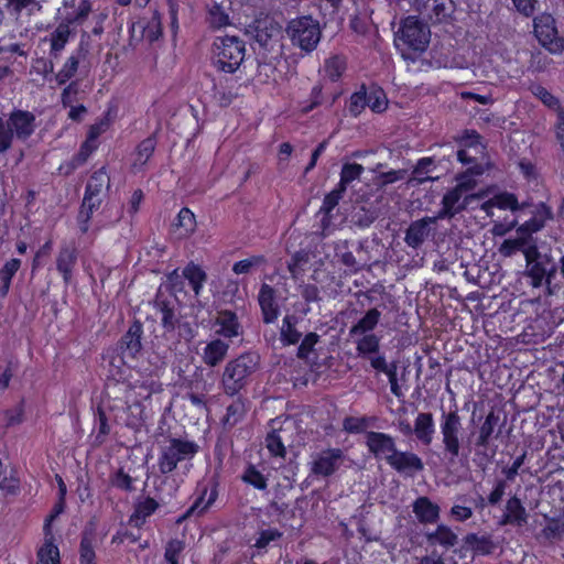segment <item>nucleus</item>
I'll list each match as a JSON object with an SVG mask.
<instances>
[{"instance_id":"1","label":"nucleus","mask_w":564,"mask_h":564,"mask_svg":"<svg viewBox=\"0 0 564 564\" xmlns=\"http://www.w3.org/2000/svg\"><path fill=\"white\" fill-rule=\"evenodd\" d=\"M502 425L499 414L490 410L478 429L470 431L465 438L466 430L458 410L442 411L438 423L441 453L449 464H455L474 452V462L485 468L497 454L498 446L494 440L500 436Z\"/></svg>"},{"instance_id":"58","label":"nucleus","mask_w":564,"mask_h":564,"mask_svg":"<svg viewBox=\"0 0 564 564\" xmlns=\"http://www.w3.org/2000/svg\"><path fill=\"white\" fill-rule=\"evenodd\" d=\"M366 107H368L367 89L362 85L360 90L351 95L349 111L352 116L357 117Z\"/></svg>"},{"instance_id":"42","label":"nucleus","mask_w":564,"mask_h":564,"mask_svg":"<svg viewBox=\"0 0 564 564\" xmlns=\"http://www.w3.org/2000/svg\"><path fill=\"white\" fill-rule=\"evenodd\" d=\"M286 433L285 429H274L270 433H268L265 437V446L271 455L275 457L284 458L286 455V449L283 443L284 434Z\"/></svg>"},{"instance_id":"16","label":"nucleus","mask_w":564,"mask_h":564,"mask_svg":"<svg viewBox=\"0 0 564 564\" xmlns=\"http://www.w3.org/2000/svg\"><path fill=\"white\" fill-rule=\"evenodd\" d=\"M258 303L261 308L263 323H274L280 315V307L276 302V292L274 288L263 283L258 294Z\"/></svg>"},{"instance_id":"49","label":"nucleus","mask_w":564,"mask_h":564,"mask_svg":"<svg viewBox=\"0 0 564 564\" xmlns=\"http://www.w3.org/2000/svg\"><path fill=\"white\" fill-rule=\"evenodd\" d=\"M246 414L243 401L238 398L227 406V413L224 417V425L232 427L239 423Z\"/></svg>"},{"instance_id":"47","label":"nucleus","mask_w":564,"mask_h":564,"mask_svg":"<svg viewBox=\"0 0 564 564\" xmlns=\"http://www.w3.org/2000/svg\"><path fill=\"white\" fill-rule=\"evenodd\" d=\"M345 69L346 58L341 55H334L325 61L324 72L332 82L338 80Z\"/></svg>"},{"instance_id":"41","label":"nucleus","mask_w":564,"mask_h":564,"mask_svg":"<svg viewBox=\"0 0 564 564\" xmlns=\"http://www.w3.org/2000/svg\"><path fill=\"white\" fill-rule=\"evenodd\" d=\"M183 270L185 279L188 281L197 297L204 283L207 281V273L194 262H189Z\"/></svg>"},{"instance_id":"43","label":"nucleus","mask_w":564,"mask_h":564,"mask_svg":"<svg viewBox=\"0 0 564 564\" xmlns=\"http://www.w3.org/2000/svg\"><path fill=\"white\" fill-rule=\"evenodd\" d=\"M21 267V260L13 258L4 263L0 269V294L7 296L10 290L11 280L19 271Z\"/></svg>"},{"instance_id":"50","label":"nucleus","mask_w":564,"mask_h":564,"mask_svg":"<svg viewBox=\"0 0 564 564\" xmlns=\"http://www.w3.org/2000/svg\"><path fill=\"white\" fill-rule=\"evenodd\" d=\"M109 482L115 488L126 491L132 492L134 491V478H132L128 473L123 470V468H118L115 473L110 474Z\"/></svg>"},{"instance_id":"7","label":"nucleus","mask_w":564,"mask_h":564,"mask_svg":"<svg viewBox=\"0 0 564 564\" xmlns=\"http://www.w3.org/2000/svg\"><path fill=\"white\" fill-rule=\"evenodd\" d=\"M286 33L293 45L306 53L313 52L321 41L322 31L317 20L311 15L293 19L286 26Z\"/></svg>"},{"instance_id":"18","label":"nucleus","mask_w":564,"mask_h":564,"mask_svg":"<svg viewBox=\"0 0 564 564\" xmlns=\"http://www.w3.org/2000/svg\"><path fill=\"white\" fill-rule=\"evenodd\" d=\"M143 326L138 319L133 321L127 333L119 341L120 351L123 357L135 358L142 350Z\"/></svg>"},{"instance_id":"2","label":"nucleus","mask_w":564,"mask_h":564,"mask_svg":"<svg viewBox=\"0 0 564 564\" xmlns=\"http://www.w3.org/2000/svg\"><path fill=\"white\" fill-rule=\"evenodd\" d=\"M430 39L429 25L417 17L409 15L400 21V26L394 34V45L404 59L414 62L425 52Z\"/></svg>"},{"instance_id":"44","label":"nucleus","mask_w":564,"mask_h":564,"mask_svg":"<svg viewBox=\"0 0 564 564\" xmlns=\"http://www.w3.org/2000/svg\"><path fill=\"white\" fill-rule=\"evenodd\" d=\"M455 12V4L452 0L447 2L434 0L432 8V15L430 17L433 23H451Z\"/></svg>"},{"instance_id":"61","label":"nucleus","mask_w":564,"mask_h":564,"mask_svg":"<svg viewBox=\"0 0 564 564\" xmlns=\"http://www.w3.org/2000/svg\"><path fill=\"white\" fill-rule=\"evenodd\" d=\"M79 64V57L70 56L65 62L63 68L56 74V80L59 85L65 84L77 72Z\"/></svg>"},{"instance_id":"27","label":"nucleus","mask_w":564,"mask_h":564,"mask_svg":"<svg viewBox=\"0 0 564 564\" xmlns=\"http://www.w3.org/2000/svg\"><path fill=\"white\" fill-rule=\"evenodd\" d=\"M229 345L220 338L209 341L203 350L202 359L208 367L219 366L227 357Z\"/></svg>"},{"instance_id":"10","label":"nucleus","mask_w":564,"mask_h":564,"mask_svg":"<svg viewBox=\"0 0 564 564\" xmlns=\"http://www.w3.org/2000/svg\"><path fill=\"white\" fill-rule=\"evenodd\" d=\"M247 33L265 51L272 50L273 42L281 33V26L271 18L256 20L249 25Z\"/></svg>"},{"instance_id":"52","label":"nucleus","mask_w":564,"mask_h":564,"mask_svg":"<svg viewBox=\"0 0 564 564\" xmlns=\"http://www.w3.org/2000/svg\"><path fill=\"white\" fill-rule=\"evenodd\" d=\"M80 564H95V550L93 546V533L84 531L82 534L80 546Z\"/></svg>"},{"instance_id":"29","label":"nucleus","mask_w":564,"mask_h":564,"mask_svg":"<svg viewBox=\"0 0 564 564\" xmlns=\"http://www.w3.org/2000/svg\"><path fill=\"white\" fill-rule=\"evenodd\" d=\"M435 160L434 158H422L420 159L414 169L412 170L411 176L409 177L406 184L409 186H417L427 181H436L438 177L430 176L429 173L433 172L435 169Z\"/></svg>"},{"instance_id":"56","label":"nucleus","mask_w":564,"mask_h":564,"mask_svg":"<svg viewBox=\"0 0 564 564\" xmlns=\"http://www.w3.org/2000/svg\"><path fill=\"white\" fill-rule=\"evenodd\" d=\"M368 107L375 112H382L387 108L384 91L379 87H371L367 91Z\"/></svg>"},{"instance_id":"38","label":"nucleus","mask_w":564,"mask_h":564,"mask_svg":"<svg viewBox=\"0 0 564 564\" xmlns=\"http://www.w3.org/2000/svg\"><path fill=\"white\" fill-rule=\"evenodd\" d=\"M110 188V177L106 172V167L102 166L99 170L95 171L90 176L85 194L94 195V196H102L104 191H108Z\"/></svg>"},{"instance_id":"59","label":"nucleus","mask_w":564,"mask_h":564,"mask_svg":"<svg viewBox=\"0 0 564 564\" xmlns=\"http://www.w3.org/2000/svg\"><path fill=\"white\" fill-rule=\"evenodd\" d=\"M156 147V138L154 134L148 137L138 145V161L140 164H145L148 160L152 156Z\"/></svg>"},{"instance_id":"20","label":"nucleus","mask_w":564,"mask_h":564,"mask_svg":"<svg viewBox=\"0 0 564 564\" xmlns=\"http://www.w3.org/2000/svg\"><path fill=\"white\" fill-rule=\"evenodd\" d=\"M8 123L12 128L13 134L20 140H26L35 129V116L25 110H14L11 112Z\"/></svg>"},{"instance_id":"54","label":"nucleus","mask_w":564,"mask_h":564,"mask_svg":"<svg viewBox=\"0 0 564 564\" xmlns=\"http://www.w3.org/2000/svg\"><path fill=\"white\" fill-rule=\"evenodd\" d=\"M532 94L538 97L546 107L554 109L556 113L563 109L558 98L552 95L545 87L541 85H534L531 87Z\"/></svg>"},{"instance_id":"48","label":"nucleus","mask_w":564,"mask_h":564,"mask_svg":"<svg viewBox=\"0 0 564 564\" xmlns=\"http://www.w3.org/2000/svg\"><path fill=\"white\" fill-rule=\"evenodd\" d=\"M241 479L243 482L254 487L258 490H265L268 487L267 477L258 470L254 465H248L241 475Z\"/></svg>"},{"instance_id":"39","label":"nucleus","mask_w":564,"mask_h":564,"mask_svg":"<svg viewBox=\"0 0 564 564\" xmlns=\"http://www.w3.org/2000/svg\"><path fill=\"white\" fill-rule=\"evenodd\" d=\"M380 337L376 334L361 335V338L356 343V350L359 357L367 358L370 361V356L381 355L380 351Z\"/></svg>"},{"instance_id":"53","label":"nucleus","mask_w":564,"mask_h":564,"mask_svg":"<svg viewBox=\"0 0 564 564\" xmlns=\"http://www.w3.org/2000/svg\"><path fill=\"white\" fill-rule=\"evenodd\" d=\"M378 218V212L375 209L360 208L351 216V224L360 229L370 227Z\"/></svg>"},{"instance_id":"17","label":"nucleus","mask_w":564,"mask_h":564,"mask_svg":"<svg viewBox=\"0 0 564 564\" xmlns=\"http://www.w3.org/2000/svg\"><path fill=\"white\" fill-rule=\"evenodd\" d=\"M528 519L529 513L521 499L514 495L506 501L503 514L498 523L499 525L523 527L528 523Z\"/></svg>"},{"instance_id":"6","label":"nucleus","mask_w":564,"mask_h":564,"mask_svg":"<svg viewBox=\"0 0 564 564\" xmlns=\"http://www.w3.org/2000/svg\"><path fill=\"white\" fill-rule=\"evenodd\" d=\"M245 58V43L237 36L217 37L214 42V65L217 69L232 74Z\"/></svg>"},{"instance_id":"28","label":"nucleus","mask_w":564,"mask_h":564,"mask_svg":"<svg viewBox=\"0 0 564 564\" xmlns=\"http://www.w3.org/2000/svg\"><path fill=\"white\" fill-rule=\"evenodd\" d=\"M73 23H67V21L63 20L56 26V29L50 34L51 50L50 56L52 58H58L61 52L64 50L66 43L69 40V36L73 33L70 25Z\"/></svg>"},{"instance_id":"8","label":"nucleus","mask_w":564,"mask_h":564,"mask_svg":"<svg viewBox=\"0 0 564 564\" xmlns=\"http://www.w3.org/2000/svg\"><path fill=\"white\" fill-rule=\"evenodd\" d=\"M534 34L542 46L553 54L564 50V39L558 35L555 19L549 13H542L533 20Z\"/></svg>"},{"instance_id":"33","label":"nucleus","mask_w":564,"mask_h":564,"mask_svg":"<svg viewBox=\"0 0 564 564\" xmlns=\"http://www.w3.org/2000/svg\"><path fill=\"white\" fill-rule=\"evenodd\" d=\"M491 207L509 209L512 213L523 210V205H520L517 196L513 193L509 192L496 194L492 198L482 204L481 209L486 210L487 214H489V208Z\"/></svg>"},{"instance_id":"63","label":"nucleus","mask_w":564,"mask_h":564,"mask_svg":"<svg viewBox=\"0 0 564 564\" xmlns=\"http://www.w3.org/2000/svg\"><path fill=\"white\" fill-rule=\"evenodd\" d=\"M184 271L180 274L178 270L175 269L166 275L165 288L170 293L176 296L178 292L184 290Z\"/></svg>"},{"instance_id":"35","label":"nucleus","mask_w":564,"mask_h":564,"mask_svg":"<svg viewBox=\"0 0 564 564\" xmlns=\"http://www.w3.org/2000/svg\"><path fill=\"white\" fill-rule=\"evenodd\" d=\"M425 538L429 544H440L446 549L455 546L458 542L457 535L445 524L437 525L436 530L426 533Z\"/></svg>"},{"instance_id":"55","label":"nucleus","mask_w":564,"mask_h":564,"mask_svg":"<svg viewBox=\"0 0 564 564\" xmlns=\"http://www.w3.org/2000/svg\"><path fill=\"white\" fill-rule=\"evenodd\" d=\"M96 149V145L93 144V141L86 140L82 147L79 152L69 161L67 164L66 174H69L73 172L76 167L84 164L88 156L93 153V151Z\"/></svg>"},{"instance_id":"3","label":"nucleus","mask_w":564,"mask_h":564,"mask_svg":"<svg viewBox=\"0 0 564 564\" xmlns=\"http://www.w3.org/2000/svg\"><path fill=\"white\" fill-rule=\"evenodd\" d=\"M260 366V355L248 351L228 361L225 366L221 384L227 395L238 394L248 383L250 377Z\"/></svg>"},{"instance_id":"62","label":"nucleus","mask_w":564,"mask_h":564,"mask_svg":"<svg viewBox=\"0 0 564 564\" xmlns=\"http://www.w3.org/2000/svg\"><path fill=\"white\" fill-rule=\"evenodd\" d=\"M185 549V543L181 540H171L167 542L164 552V558L167 564H178V555Z\"/></svg>"},{"instance_id":"34","label":"nucleus","mask_w":564,"mask_h":564,"mask_svg":"<svg viewBox=\"0 0 564 564\" xmlns=\"http://www.w3.org/2000/svg\"><path fill=\"white\" fill-rule=\"evenodd\" d=\"M381 317V312L373 307L366 312V314L349 329V335L361 336L372 334L371 332L376 328Z\"/></svg>"},{"instance_id":"11","label":"nucleus","mask_w":564,"mask_h":564,"mask_svg":"<svg viewBox=\"0 0 564 564\" xmlns=\"http://www.w3.org/2000/svg\"><path fill=\"white\" fill-rule=\"evenodd\" d=\"M387 464L397 473L413 477L424 470L422 458L410 451H398L393 455L387 457Z\"/></svg>"},{"instance_id":"60","label":"nucleus","mask_w":564,"mask_h":564,"mask_svg":"<svg viewBox=\"0 0 564 564\" xmlns=\"http://www.w3.org/2000/svg\"><path fill=\"white\" fill-rule=\"evenodd\" d=\"M346 191L340 188L338 185L330 193H328L323 200V205L319 213L329 215L332 210L338 205Z\"/></svg>"},{"instance_id":"9","label":"nucleus","mask_w":564,"mask_h":564,"mask_svg":"<svg viewBox=\"0 0 564 564\" xmlns=\"http://www.w3.org/2000/svg\"><path fill=\"white\" fill-rule=\"evenodd\" d=\"M345 460L340 448H328L318 453L311 463V473L318 477L334 475Z\"/></svg>"},{"instance_id":"57","label":"nucleus","mask_w":564,"mask_h":564,"mask_svg":"<svg viewBox=\"0 0 564 564\" xmlns=\"http://www.w3.org/2000/svg\"><path fill=\"white\" fill-rule=\"evenodd\" d=\"M319 335L314 332L306 334L297 347L296 357L307 360L310 354L314 350V346L319 341Z\"/></svg>"},{"instance_id":"64","label":"nucleus","mask_w":564,"mask_h":564,"mask_svg":"<svg viewBox=\"0 0 564 564\" xmlns=\"http://www.w3.org/2000/svg\"><path fill=\"white\" fill-rule=\"evenodd\" d=\"M264 262H265V259L263 256H253L249 259H245V260L236 262L232 265V271L236 274H247L251 271L252 268L258 267Z\"/></svg>"},{"instance_id":"32","label":"nucleus","mask_w":564,"mask_h":564,"mask_svg":"<svg viewBox=\"0 0 564 564\" xmlns=\"http://www.w3.org/2000/svg\"><path fill=\"white\" fill-rule=\"evenodd\" d=\"M464 545L477 555H490L497 549V544L490 535H478L477 533H468L464 538Z\"/></svg>"},{"instance_id":"26","label":"nucleus","mask_w":564,"mask_h":564,"mask_svg":"<svg viewBox=\"0 0 564 564\" xmlns=\"http://www.w3.org/2000/svg\"><path fill=\"white\" fill-rule=\"evenodd\" d=\"M412 508L420 523H436L440 519L441 509L429 497H419L414 500Z\"/></svg>"},{"instance_id":"12","label":"nucleus","mask_w":564,"mask_h":564,"mask_svg":"<svg viewBox=\"0 0 564 564\" xmlns=\"http://www.w3.org/2000/svg\"><path fill=\"white\" fill-rule=\"evenodd\" d=\"M366 445L376 458L384 459L386 462L387 457L393 455L398 449L395 441L391 435L375 431L366 432Z\"/></svg>"},{"instance_id":"51","label":"nucleus","mask_w":564,"mask_h":564,"mask_svg":"<svg viewBox=\"0 0 564 564\" xmlns=\"http://www.w3.org/2000/svg\"><path fill=\"white\" fill-rule=\"evenodd\" d=\"M364 172V166L358 163H345L340 171V181L338 186L344 191L347 189V186L358 178Z\"/></svg>"},{"instance_id":"36","label":"nucleus","mask_w":564,"mask_h":564,"mask_svg":"<svg viewBox=\"0 0 564 564\" xmlns=\"http://www.w3.org/2000/svg\"><path fill=\"white\" fill-rule=\"evenodd\" d=\"M208 492V487L204 486L202 487L199 491V496L196 498L194 503L188 508V513H194L195 516H202L205 513L216 501L218 497V490H217V484L214 482L209 494L208 498L205 499L206 495Z\"/></svg>"},{"instance_id":"40","label":"nucleus","mask_w":564,"mask_h":564,"mask_svg":"<svg viewBox=\"0 0 564 564\" xmlns=\"http://www.w3.org/2000/svg\"><path fill=\"white\" fill-rule=\"evenodd\" d=\"M311 261V253L307 250L301 249L294 252L290 260L286 262L289 272L293 280H299L305 272V267Z\"/></svg>"},{"instance_id":"19","label":"nucleus","mask_w":564,"mask_h":564,"mask_svg":"<svg viewBox=\"0 0 564 564\" xmlns=\"http://www.w3.org/2000/svg\"><path fill=\"white\" fill-rule=\"evenodd\" d=\"M553 218L552 209L544 203H540L532 212V217L517 228V234L525 236L532 241L531 236L544 228L546 220Z\"/></svg>"},{"instance_id":"25","label":"nucleus","mask_w":564,"mask_h":564,"mask_svg":"<svg viewBox=\"0 0 564 564\" xmlns=\"http://www.w3.org/2000/svg\"><path fill=\"white\" fill-rule=\"evenodd\" d=\"M215 324L220 327L217 334L225 338H232L242 334V326L238 321L237 314L232 311H219Z\"/></svg>"},{"instance_id":"21","label":"nucleus","mask_w":564,"mask_h":564,"mask_svg":"<svg viewBox=\"0 0 564 564\" xmlns=\"http://www.w3.org/2000/svg\"><path fill=\"white\" fill-rule=\"evenodd\" d=\"M63 20L80 25L93 11V3L91 0H63Z\"/></svg>"},{"instance_id":"15","label":"nucleus","mask_w":564,"mask_h":564,"mask_svg":"<svg viewBox=\"0 0 564 564\" xmlns=\"http://www.w3.org/2000/svg\"><path fill=\"white\" fill-rule=\"evenodd\" d=\"M438 218L423 217L410 224L405 230L404 242L413 248H420L431 235V225L435 224Z\"/></svg>"},{"instance_id":"46","label":"nucleus","mask_w":564,"mask_h":564,"mask_svg":"<svg viewBox=\"0 0 564 564\" xmlns=\"http://www.w3.org/2000/svg\"><path fill=\"white\" fill-rule=\"evenodd\" d=\"M533 245L529 238L522 235H518L516 239H507L499 247V253L503 257H511L517 251L527 249L528 246Z\"/></svg>"},{"instance_id":"22","label":"nucleus","mask_w":564,"mask_h":564,"mask_svg":"<svg viewBox=\"0 0 564 564\" xmlns=\"http://www.w3.org/2000/svg\"><path fill=\"white\" fill-rule=\"evenodd\" d=\"M398 361L388 362L383 355L370 356L371 368L388 377L392 394L400 398L402 397V390L398 383Z\"/></svg>"},{"instance_id":"5","label":"nucleus","mask_w":564,"mask_h":564,"mask_svg":"<svg viewBox=\"0 0 564 564\" xmlns=\"http://www.w3.org/2000/svg\"><path fill=\"white\" fill-rule=\"evenodd\" d=\"M199 451V446L187 440L169 437L160 447L159 470L163 475L174 471L178 463L191 460Z\"/></svg>"},{"instance_id":"31","label":"nucleus","mask_w":564,"mask_h":564,"mask_svg":"<svg viewBox=\"0 0 564 564\" xmlns=\"http://www.w3.org/2000/svg\"><path fill=\"white\" fill-rule=\"evenodd\" d=\"M158 508L159 503L151 497L138 499L134 503V510L129 518V523L137 528H141L147 518L153 514Z\"/></svg>"},{"instance_id":"14","label":"nucleus","mask_w":564,"mask_h":564,"mask_svg":"<svg viewBox=\"0 0 564 564\" xmlns=\"http://www.w3.org/2000/svg\"><path fill=\"white\" fill-rule=\"evenodd\" d=\"M465 184H457L454 188L448 191L442 198V208L438 210L436 218L445 219L453 218L456 214L464 210L468 204L469 197H465L460 203L464 194Z\"/></svg>"},{"instance_id":"45","label":"nucleus","mask_w":564,"mask_h":564,"mask_svg":"<svg viewBox=\"0 0 564 564\" xmlns=\"http://www.w3.org/2000/svg\"><path fill=\"white\" fill-rule=\"evenodd\" d=\"M39 563L37 564H59V551L58 547L53 543L52 533L45 535V542L37 552Z\"/></svg>"},{"instance_id":"24","label":"nucleus","mask_w":564,"mask_h":564,"mask_svg":"<svg viewBox=\"0 0 564 564\" xmlns=\"http://www.w3.org/2000/svg\"><path fill=\"white\" fill-rule=\"evenodd\" d=\"M435 434L434 416L431 412H420L413 424V435L423 446H430L433 443Z\"/></svg>"},{"instance_id":"30","label":"nucleus","mask_w":564,"mask_h":564,"mask_svg":"<svg viewBox=\"0 0 564 564\" xmlns=\"http://www.w3.org/2000/svg\"><path fill=\"white\" fill-rule=\"evenodd\" d=\"M335 257L338 261L349 269L350 273H358L364 269V265L356 259L350 251V241L347 239L338 240L334 243Z\"/></svg>"},{"instance_id":"4","label":"nucleus","mask_w":564,"mask_h":564,"mask_svg":"<svg viewBox=\"0 0 564 564\" xmlns=\"http://www.w3.org/2000/svg\"><path fill=\"white\" fill-rule=\"evenodd\" d=\"M523 254L525 258L524 274L530 279V284L533 288L542 285L550 288L557 272V263L553 257L540 251L535 243L528 246L523 250Z\"/></svg>"},{"instance_id":"23","label":"nucleus","mask_w":564,"mask_h":564,"mask_svg":"<svg viewBox=\"0 0 564 564\" xmlns=\"http://www.w3.org/2000/svg\"><path fill=\"white\" fill-rule=\"evenodd\" d=\"M153 305L162 315L161 322L164 332H174L180 324V318L175 313L174 304L162 294L161 288L153 300Z\"/></svg>"},{"instance_id":"37","label":"nucleus","mask_w":564,"mask_h":564,"mask_svg":"<svg viewBox=\"0 0 564 564\" xmlns=\"http://www.w3.org/2000/svg\"><path fill=\"white\" fill-rule=\"evenodd\" d=\"M297 317L295 315H286L282 321L280 329V340L283 346L296 345L301 338L302 333L296 328Z\"/></svg>"},{"instance_id":"13","label":"nucleus","mask_w":564,"mask_h":564,"mask_svg":"<svg viewBox=\"0 0 564 564\" xmlns=\"http://www.w3.org/2000/svg\"><path fill=\"white\" fill-rule=\"evenodd\" d=\"M78 259V250L74 242H64L56 256V269L62 274L65 284L73 280V271Z\"/></svg>"}]
</instances>
